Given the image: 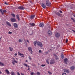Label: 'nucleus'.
I'll return each mask as SVG.
<instances>
[{"label":"nucleus","mask_w":75,"mask_h":75,"mask_svg":"<svg viewBox=\"0 0 75 75\" xmlns=\"http://www.w3.org/2000/svg\"><path fill=\"white\" fill-rule=\"evenodd\" d=\"M46 4L48 7H50L51 6V3L50 2L49 0H47L46 1Z\"/></svg>","instance_id":"obj_1"},{"label":"nucleus","mask_w":75,"mask_h":75,"mask_svg":"<svg viewBox=\"0 0 75 75\" xmlns=\"http://www.w3.org/2000/svg\"><path fill=\"white\" fill-rule=\"evenodd\" d=\"M37 45L38 46L42 47V43L40 42H38L37 43Z\"/></svg>","instance_id":"obj_2"},{"label":"nucleus","mask_w":75,"mask_h":75,"mask_svg":"<svg viewBox=\"0 0 75 75\" xmlns=\"http://www.w3.org/2000/svg\"><path fill=\"white\" fill-rule=\"evenodd\" d=\"M0 11L2 15L4 14V13H6L7 12V11L6 10H3L1 9L0 10Z\"/></svg>","instance_id":"obj_3"},{"label":"nucleus","mask_w":75,"mask_h":75,"mask_svg":"<svg viewBox=\"0 0 75 75\" xmlns=\"http://www.w3.org/2000/svg\"><path fill=\"white\" fill-rule=\"evenodd\" d=\"M18 9L23 10L25 9V8L23 6H19L18 7Z\"/></svg>","instance_id":"obj_4"},{"label":"nucleus","mask_w":75,"mask_h":75,"mask_svg":"<svg viewBox=\"0 0 75 75\" xmlns=\"http://www.w3.org/2000/svg\"><path fill=\"white\" fill-rule=\"evenodd\" d=\"M28 50H29V51L30 52L31 54H33V51H32V48H31V47H28Z\"/></svg>","instance_id":"obj_5"},{"label":"nucleus","mask_w":75,"mask_h":75,"mask_svg":"<svg viewBox=\"0 0 75 75\" xmlns=\"http://www.w3.org/2000/svg\"><path fill=\"white\" fill-rule=\"evenodd\" d=\"M55 36L57 38H59L60 37V34L58 33H56L55 34Z\"/></svg>","instance_id":"obj_6"},{"label":"nucleus","mask_w":75,"mask_h":75,"mask_svg":"<svg viewBox=\"0 0 75 75\" xmlns=\"http://www.w3.org/2000/svg\"><path fill=\"white\" fill-rule=\"evenodd\" d=\"M41 6L42 7L44 8V9H45V8H46V5L44 3H42L41 4Z\"/></svg>","instance_id":"obj_7"},{"label":"nucleus","mask_w":75,"mask_h":75,"mask_svg":"<svg viewBox=\"0 0 75 75\" xmlns=\"http://www.w3.org/2000/svg\"><path fill=\"white\" fill-rule=\"evenodd\" d=\"M44 24L43 23H40L39 24V27H44Z\"/></svg>","instance_id":"obj_8"},{"label":"nucleus","mask_w":75,"mask_h":75,"mask_svg":"<svg viewBox=\"0 0 75 75\" xmlns=\"http://www.w3.org/2000/svg\"><path fill=\"white\" fill-rule=\"evenodd\" d=\"M55 63V61L54 60H51L50 62V64H54Z\"/></svg>","instance_id":"obj_9"},{"label":"nucleus","mask_w":75,"mask_h":75,"mask_svg":"<svg viewBox=\"0 0 75 75\" xmlns=\"http://www.w3.org/2000/svg\"><path fill=\"white\" fill-rule=\"evenodd\" d=\"M64 72H67V73H69V70L68 69H64Z\"/></svg>","instance_id":"obj_10"},{"label":"nucleus","mask_w":75,"mask_h":75,"mask_svg":"<svg viewBox=\"0 0 75 75\" xmlns=\"http://www.w3.org/2000/svg\"><path fill=\"white\" fill-rule=\"evenodd\" d=\"M13 26L15 28H18V25L16 23H13Z\"/></svg>","instance_id":"obj_11"},{"label":"nucleus","mask_w":75,"mask_h":75,"mask_svg":"<svg viewBox=\"0 0 75 75\" xmlns=\"http://www.w3.org/2000/svg\"><path fill=\"white\" fill-rule=\"evenodd\" d=\"M14 61H13L12 62V63L13 64V65H15V63L14 62H15V63H17L18 62L17 61H16L14 59H13Z\"/></svg>","instance_id":"obj_12"},{"label":"nucleus","mask_w":75,"mask_h":75,"mask_svg":"<svg viewBox=\"0 0 75 75\" xmlns=\"http://www.w3.org/2000/svg\"><path fill=\"white\" fill-rule=\"evenodd\" d=\"M11 20L12 22H15L16 21V19L14 18H11Z\"/></svg>","instance_id":"obj_13"},{"label":"nucleus","mask_w":75,"mask_h":75,"mask_svg":"<svg viewBox=\"0 0 75 75\" xmlns=\"http://www.w3.org/2000/svg\"><path fill=\"white\" fill-rule=\"evenodd\" d=\"M29 24L32 27H34L35 26V23H30Z\"/></svg>","instance_id":"obj_14"},{"label":"nucleus","mask_w":75,"mask_h":75,"mask_svg":"<svg viewBox=\"0 0 75 75\" xmlns=\"http://www.w3.org/2000/svg\"><path fill=\"white\" fill-rule=\"evenodd\" d=\"M33 31L32 30H31L29 32V34H30V35H33Z\"/></svg>","instance_id":"obj_15"},{"label":"nucleus","mask_w":75,"mask_h":75,"mask_svg":"<svg viewBox=\"0 0 75 75\" xmlns=\"http://www.w3.org/2000/svg\"><path fill=\"white\" fill-rule=\"evenodd\" d=\"M6 24H7V25H8L9 26H10V27L11 26V24H10V23L8 22H6Z\"/></svg>","instance_id":"obj_16"},{"label":"nucleus","mask_w":75,"mask_h":75,"mask_svg":"<svg viewBox=\"0 0 75 75\" xmlns=\"http://www.w3.org/2000/svg\"><path fill=\"white\" fill-rule=\"evenodd\" d=\"M48 34L49 35H51V34H52V32H51V30H49L48 32Z\"/></svg>","instance_id":"obj_17"},{"label":"nucleus","mask_w":75,"mask_h":75,"mask_svg":"<svg viewBox=\"0 0 75 75\" xmlns=\"http://www.w3.org/2000/svg\"><path fill=\"white\" fill-rule=\"evenodd\" d=\"M64 62H65L66 64H67V62H68V59L66 58V59H65L64 60Z\"/></svg>","instance_id":"obj_18"},{"label":"nucleus","mask_w":75,"mask_h":75,"mask_svg":"<svg viewBox=\"0 0 75 75\" xmlns=\"http://www.w3.org/2000/svg\"><path fill=\"white\" fill-rule=\"evenodd\" d=\"M35 15H33L31 16H30L31 19H33V18H34V17H35Z\"/></svg>","instance_id":"obj_19"},{"label":"nucleus","mask_w":75,"mask_h":75,"mask_svg":"<svg viewBox=\"0 0 75 75\" xmlns=\"http://www.w3.org/2000/svg\"><path fill=\"white\" fill-rule=\"evenodd\" d=\"M18 55H20V56H24L23 54H22L20 53V52H18Z\"/></svg>","instance_id":"obj_20"},{"label":"nucleus","mask_w":75,"mask_h":75,"mask_svg":"<svg viewBox=\"0 0 75 75\" xmlns=\"http://www.w3.org/2000/svg\"><path fill=\"white\" fill-rule=\"evenodd\" d=\"M5 71H6V72L7 74H10V72H9V71L8 69L5 70Z\"/></svg>","instance_id":"obj_21"},{"label":"nucleus","mask_w":75,"mask_h":75,"mask_svg":"<svg viewBox=\"0 0 75 75\" xmlns=\"http://www.w3.org/2000/svg\"><path fill=\"white\" fill-rule=\"evenodd\" d=\"M70 69L71 70H73V69H75V67L74 66H72L70 67Z\"/></svg>","instance_id":"obj_22"},{"label":"nucleus","mask_w":75,"mask_h":75,"mask_svg":"<svg viewBox=\"0 0 75 75\" xmlns=\"http://www.w3.org/2000/svg\"><path fill=\"white\" fill-rule=\"evenodd\" d=\"M37 41H35L34 42V45L35 46H36V44H37Z\"/></svg>","instance_id":"obj_23"},{"label":"nucleus","mask_w":75,"mask_h":75,"mask_svg":"<svg viewBox=\"0 0 75 75\" xmlns=\"http://www.w3.org/2000/svg\"><path fill=\"white\" fill-rule=\"evenodd\" d=\"M54 56H55V59H56V60H57V59H59V58L57 56V55L56 54H55Z\"/></svg>","instance_id":"obj_24"},{"label":"nucleus","mask_w":75,"mask_h":75,"mask_svg":"<svg viewBox=\"0 0 75 75\" xmlns=\"http://www.w3.org/2000/svg\"><path fill=\"white\" fill-rule=\"evenodd\" d=\"M18 41L19 42H23V39H20L18 40Z\"/></svg>","instance_id":"obj_25"},{"label":"nucleus","mask_w":75,"mask_h":75,"mask_svg":"<svg viewBox=\"0 0 75 75\" xmlns=\"http://www.w3.org/2000/svg\"><path fill=\"white\" fill-rule=\"evenodd\" d=\"M16 18L18 19V20L19 21V20H20V18H19V16H18V15H16Z\"/></svg>","instance_id":"obj_26"},{"label":"nucleus","mask_w":75,"mask_h":75,"mask_svg":"<svg viewBox=\"0 0 75 75\" xmlns=\"http://www.w3.org/2000/svg\"><path fill=\"white\" fill-rule=\"evenodd\" d=\"M9 49L11 51H13V48L11 47H9Z\"/></svg>","instance_id":"obj_27"},{"label":"nucleus","mask_w":75,"mask_h":75,"mask_svg":"<svg viewBox=\"0 0 75 75\" xmlns=\"http://www.w3.org/2000/svg\"><path fill=\"white\" fill-rule=\"evenodd\" d=\"M0 65H1L2 66H3V65H4V64L3 63H1V62H0Z\"/></svg>","instance_id":"obj_28"},{"label":"nucleus","mask_w":75,"mask_h":75,"mask_svg":"<svg viewBox=\"0 0 75 75\" xmlns=\"http://www.w3.org/2000/svg\"><path fill=\"white\" fill-rule=\"evenodd\" d=\"M71 19L72 21H73L74 23L75 22V20L74 19V18H71Z\"/></svg>","instance_id":"obj_29"},{"label":"nucleus","mask_w":75,"mask_h":75,"mask_svg":"<svg viewBox=\"0 0 75 75\" xmlns=\"http://www.w3.org/2000/svg\"><path fill=\"white\" fill-rule=\"evenodd\" d=\"M11 15L13 16V17H14V18L16 17V16H15V15L13 13H12L11 14Z\"/></svg>","instance_id":"obj_30"},{"label":"nucleus","mask_w":75,"mask_h":75,"mask_svg":"<svg viewBox=\"0 0 75 75\" xmlns=\"http://www.w3.org/2000/svg\"><path fill=\"white\" fill-rule=\"evenodd\" d=\"M11 75H15V74L13 72H12L11 73Z\"/></svg>","instance_id":"obj_31"},{"label":"nucleus","mask_w":75,"mask_h":75,"mask_svg":"<svg viewBox=\"0 0 75 75\" xmlns=\"http://www.w3.org/2000/svg\"><path fill=\"white\" fill-rule=\"evenodd\" d=\"M56 14H57V15H58V16H60V13H59V12H57L56 13Z\"/></svg>","instance_id":"obj_32"},{"label":"nucleus","mask_w":75,"mask_h":75,"mask_svg":"<svg viewBox=\"0 0 75 75\" xmlns=\"http://www.w3.org/2000/svg\"><path fill=\"white\" fill-rule=\"evenodd\" d=\"M28 58L30 60H31V59H32V58H31V56H29Z\"/></svg>","instance_id":"obj_33"},{"label":"nucleus","mask_w":75,"mask_h":75,"mask_svg":"<svg viewBox=\"0 0 75 75\" xmlns=\"http://www.w3.org/2000/svg\"><path fill=\"white\" fill-rule=\"evenodd\" d=\"M37 75H40V72H37L36 73Z\"/></svg>","instance_id":"obj_34"},{"label":"nucleus","mask_w":75,"mask_h":75,"mask_svg":"<svg viewBox=\"0 0 75 75\" xmlns=\"http://www.w3.org/2000/svg\"><path fill=\"white\" fill-rule=\"evenodd\" d=\"M64 57V55H63V54H62L61 55V57L62 58V59H63V58Z\"/></svg>","instance_id":"obj_35"},{"label":"nucleus","mask_w":75,"mask_h":75,"mask_svg":"<svg viewBox=\"0 0 75 75\" xmlns=\"http://www.w3.org/2000/svg\"><path fill=\"white\" fill-rule=\"evenodd\" d=\"M23 65L25 66L26 67H28V66L27 65V64H26L24 63Z\"/></svg>","instance_id":"obj_36"},{"label":"nucleus","mask_w":75,"mask_h":75,"mask_svg":"<svg viewBox=\"0 0 75 75\" xmlns=\"http://www.w3.org/2000/svg\"><path fill=\"white\" fill-rule=\"evenodd\" d=\"M46 62L48 64H50V63L49 62H48V60H46Z\"/></svg>","instance_id":"obj_37"},{"label":"nucleus","mask_w":75,"mask_h":75,"mask_svg":"<svg viewBox=\"0 0 75 75\" xmlns=\"http://www.w3.org/2000/svg\"><path fill=\"white\" fill-rule=\"evenodd\" d=\"M45 64H42L41 65V67H45Z\"/></svg>","instance_id":"obj_38"},{"label":"nucleus","mask_w":75,"mask_h":75,"mask_svg":"<svg viewBox=\"0 0 75 75\" xmlns=\"http://www.w3.org/2000/svg\"><path fill=\"white\" fill-rule=\"evenodd\" d=\"M8 34H12V32H9L8 33Z\"/></svg>","instance_id":"obj_39"},{"label":"nucleus","mask_w":75,"mask_h":75,"mask_svg":"<svg viewBox=\"0 0 75 75\" xmlns=\"http://www.w3.org/2000/svg\"><path fill=\"white\" fill-rule=\"evenodd\" d=\"M68 39H67L66 40V43H67V42H68Z\"/></svg>","instance_id":"obj_40"},{"label":"nucleus","mask_w":75,"mask_h":75,"mask_svg":"<svg viewBox=\"0 0 75 75\" xmlns=\"http://www.w3.org/2000/svg\"><path fill=\"white\" fill-rule=\"evenodd\" d=\"M48 72L49 74H52V73H51V72L50 71H48Z\"/></svg>","instance_id":"obj_41"},{"label":"nucleus","mask_w":75,"mask_h":75,"mask_svg":"<svg viewBox=\"0 0 75 75\" xmlns=\"http://www.w3.org/2000/svg\"><path fill=\"white\" fill-rule=\"evenodd\" d=\"M5 4H6V5H8V4L7 3H6V2H5L4 3Z\"/></svg>","instance_id":"obj_42"},{"label":"nucleus","mask_w":75,"mask_h":75,"mask_svg":"<svg viewBox=\"0 0 75 75\" xmlns=\"http://www.w3.org/2000/svg\"><path fill=\"white\" fill-rule=\"evenodd\" d=\"M28 70H30V66H28Z\"/></svg>","instance_id":"obj_43"},{"label":"nucleus","mask_w":75,"mask_h":75,"mask_svg":"<svg viewBox=\"0 0 75 75\" xmlns=\"http://www.w3.org/2000/svg\"><path fill=\"white\" fill-rule=\"evenodd\" d=\"M59 12L60 13H62V11L61 10L59 11Z\"/></svg>","instance_id":"obj_44"},{"label":"nucleus","mask_w":75,"mask_h":75,"mask_svg":"<svg viewBox=\"0 0 75 75\" xmlns=\"http://www.w3.org/2000/svg\"><path fill=\"white\" fill-rule=\"evenodd\" d=\"M17 74L18 75H20V74L19 73V72H17Z\"/></svg>","instance_id":"obj_45"},{"label":"nucleus","mask_w":75,"mask_h":75,"mask_svg":"<svg viewBox=\"0 0 75 75\" xmlns=\"http://www.w3.org/2000/svg\"><path fill=\"white\" fill-rule=\"evenodd\" d=\"M26 41H27V42H28L29 43V41L28 40H27Z\"/></svg>","instance_id":"obj_46"},{"label":"nucleus","mask_w":75,"mask_h":75,"mask_svg":"<svg viewBox=\"0 0 75 75\" xmlns=\"http://www.w3.org/2000/svg\"><path fill=\"white\" fill-rule=\"evenodd\" d=\"M14 55H15V56H17V53H15V54H14Z\"/></svg>","instance_id":"obj_47"},{"label":"nucleus","mask_w":75,"mask_h":75,"mask_svg":"<svg viewBox=\"0 0 75 75\" xmlns=\"http://www.w3.org/2000/svg\"><path fill=\"white\" fill-rule=\"evenodd\" d=\"M39 52H41V50H39Z\"/></svg>","instance_id":"obj_48"},{"label":"nucleus","mask_w":75,"mask_h":75,"mask_svg":"<svg viewBox=\"0 0 75 75\" xmlns=\"http://www.w3.org/2000/svg\"><path fill=\"white\" fill-rule=\"evenodd\" d=\"M65 74H66V73H63L62 74V75H65Z\"/></svg>","instance_id":"obj_49"},{"label":"nucleus","mask_w":75,"mask_h":75,"mask_svg":"<svg viewBox=\"0 0 75 75\" xmlns=\"http://www.w3.org/2000/svg\"><path fill=\"white\" fill-rule=\"evenodd\" d=\"M21 75H24V74H22V73H21Z\"/></svg>","instance_id":"obj_50"},{"label":"nucleus","mask_w":75,"mask_h":75,"mask_svg":"<svg viewBox=\"0 0 75 75\" xmlns=\"http://www.w3.org/2000/svg\"><path fill=\"white\" fill-rule=\"evenodd\" d=\"M21 57H22V58H24V56H22Z\"/></svg>","instance_id":"obj_51"},{"label":"nucleus","mask_w":75,"mask_h":75,"mask_svg":"<svg viewBox=\"0 0 75 75\" xmlns=\"http://www.w3.org/2000/svg\"><path fill=\"white\" fill-rule=\"evenodd\" d=\"M72 31H73V32H75V31H74V30H72Z\"/></svg>","instance_id":"obj_52"},{"label":"nucleus","mask_w":75,"mask_h":75,"mask_svg":"<svg viewBox=\"0 0 75 75\" xmlns=\"http://www.w3.org/2000/svg\"><path fill=\"white\" fill-rule=\"evenodd\" d=\"M16 59H17V60H18V59H17V58H16Z\"/></svg>","instance_id":"obj_53"},{"label":"nucleus","mask_w":75,"mask_h":75,"mask_svg":"<svg viewBox=\"0 0 75 75\" xmlns=\"http://www.w3.org/2000/svg\"><path fill=\"white\" fill-rule=\"evenodd\" d=\"M74 17L75 18V15H74Z\"/></svg>","instance_id":"obj_54"},{"label":"nucleus","mask_w":75,"mask_h":75,"mask_svg":"<svg viewBox=\"0 0 75 75\" xmlns=\"http://www.w3.org/2000/svg\"><path fill=\"white\" fill-rule=\"evenodd\" d=\"M28 61L27 60H26V61H25V62H28Z\"/></svg>","instance_id":"obj_55"},{"label":"nucleus","mask_w":75,"mask_h":75,"mask_svg":"<svg viewBox=\"0 0 75 75\" xmlns=\"http://www.w3.org/2000/svg\"><path fill=\"white\" fill-rule=\"evenodd\" d=\"M1 73H1V71H0V74H1Z\"/></svg>","instance_id":"obj_56"},{"label":"nucleus","mask_w":75,"mask_h":75,"mask_svg":"<svg viewBox=\"0 0 75 75\" xmlns=\"http://www.w3.org/2000/svg\"><path fill=\"white\" fill-rule=\"evenodd\" d=\"M1 38H0V41L1 40Z\"/></svg>","instance_id":"obj_57"},{"label":"nucleus","mask_w":75,"mask_h":75,"mask_svg":"<svg viewBox=\"0 0 75 75\" xmlns=\"http://www.w3.org/2000/svg\"><path fill=\"white\" fill-rule=\"evenodd\" d=\"M21 68H23L22 67H21Z\"/></svg>","instance_id":"obj_58"},{"label":"nucleus","mask_w":75,"mask_h":75,"mask_svg":"<svg viewBox=\"0 0 75 75\" xmlns=\"http://www.w3.org/2000/svg\"><path fill=\"white\" fill-rule=\"evenodd\" d=\"M31 2H32L31 1H30V3H31Z\"/></svg>","instance_id":"obj_59"},{"label":"nucleus","mask_w":75,"mask_h":75,"mask_svg":"<svg viewBox=\"0 0 75 75\" xmlns=\"http://www.w3.org/2000/svg\"><path fill=\"white\" fill-rule=\"evenodd\" d=\"M2 25H3V24H2Z\"/></svg>","instance_id":"obj_60"},{"label":"nucleus","mask_w":75,"mask_h":75,"mask_svg":"<svg viewBox=\"0 0 75 75\" xmlns=\"http://www.w3.org/2000/svg\"><path fill=\"white\" fill-rule=\"evenodd\" d=\"M74 33H75V32H74Z\"/></svg>","instance_id":"obj_61"}]
</instances>
